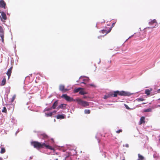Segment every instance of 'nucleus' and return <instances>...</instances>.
I'll return each instance as SVG.
<instances>
[{
    "label": "nucleus",
    "instance_id": "1",
    "mask_svg": "<svg viewBox=\"0 0 160 160\" xmlns=\"http://www.w3.org/2000/svg\"><path fill=\"white\" fill-rule=\"evenodd\" d=\"M133 94L129 92L125 91L123 90H117L113 92H110L107 94L104 95L103 98L105 99L111 97H117L118 95L123 96H129Z\"/></svg>",
    "mask_w": 160,
    "mask_h": 160
},
{
    "label": "nucleus",
    "instance_id": "2",
    "mask_svg": "<svg viewBox=\"0 0 160 160\" xmlns=\"http://www.w3.org/2000/svg\"><path fill=\"white\" fill-rule=\"evenodd\" d=\"M31 143L32 146H33L34 148H37V149L45 147L46 148L51 150H54V148L48 144H47L45 141H44V142H39L37 141H32L31 142Z\"/></svg>",
    "mask_w": 160,
    "mask_h": 160
},
{
    "label": "nucleus",
    "instance_id": "3",
    "mask_svg": "<svg viewBox=\"0 0 160 160\" xmlns=\"http://www.w3.org/2000/svg\"><path fill=\"white\" fill-rule=\"evenodd\" d=\"M76 101L79 104L84 107L88 106L89 105L88 102L84 101L81 99L78 98L76 99Z\"/></svg>",
    "mask_w": 160,
    "mask_h": 160
},
{
    "label": "nucleus",
    "instance_id": "4",
    "mask_svg": "<svg viewBox=\"0 0 160 160\" xmlns=\"http://www.w3.org/2000/svg\"><path fill=\"white\" fill-rule=\"evenodd\" d=\"M61 98H64L65 100L68 102L75 101L76 100L68 96L67 94H62Z\"/></svg>",
    "mask_w": 160,
    "mask_h": 160
},
{
    "label": "nucleus",
    "instance_id": "5",
    "mask_svg": "<svg viewBox=\"0 0 160 160\" xmlns=\"http://www.w3.org/2000/svg\"><path fill=\"white\" fill-rule=\"evenodd\" d=\"M85 76H82L79 78L80 82V83H83L85 84L86 85L87 84L85 82H88L89 79L88 77H87L86 78H84Z\"/></svg>",
    "mask_w": 160,
    "mask_h": 160
},
{
    "label": "nucleus",
    "instance_id": "6",
    "mask_svg": "<svg viewBox=\"0 0 160 160\" xmlns=\"http://www.w3.org/2000/svg\"><path fill=\"white\" fill-rule=\"evenodd\" d=\"M38 137L42 139H48V136L45 133H42L40 134H38Z\"/></svg>",
    "mask_w": 160,
    "mask_h": 160
},
{
    "label": "nucleus",
    "instance_id": "7",
    "mask_svg": "<svg viewBox=\"0 0 160 160\" xmlns=\"http://www.w3.org/2000/svg\"><path fill=\"white\" fill-rule=\"evenodd\" d=\"M67 105L64 103H62L60 105H58L57 108L56 109L57 110H59L60 109H62L63 110H64L66 109V106Z\"/></svg>",
    "mask_w": 160,
    "mask_h": 160
},
{
    "label": "nucleus",
    "instance_id": "8",
    "mask_svg": "<svg viewBox=\"0 0 160 160\" xmlns=\"http://www.w3.org/2000/svg\"><path fill=\"white\" fill-rule=\"evenodd\" d=\"M6 3L4 0H0V8L6 9Z\"/></svg>",
    "mask_w": 160,
    "mask_h": 160
},
{
    "label": "nucleus",
    "instance_id": "9",
    "mask_svg": "<svg viewBox=\"0 0 160 160\" xmlns=\"http://www.w3.org/2000/svg\"><path fill=\"white\" fill-rule=\"evenodd\" d=\"M58 100H57L54 102L52 106L51 107L52 109H54L56 108L57 107H58Z\"/></svg>",
    "mask_w": 160,
    "mask_h": 160
},
{
    "label": "nucleus",
    "instance_id": "10",
    "mask_svg": "<svg viewBox=\"0 0 160 160\" xmlns=\"http://www.w3.org/2000/svg\"><path fill=\"white\" fill-rule=\"evenodd\" d=\"M57 119H62L65 118V115L63 114H58L55 117Z\"/></svg>",
    "mask_w": 160,
    "mask_h": 160
},
{
    "label": "nucleus",
    "instance_id": "11",
    "mask_svg": "<svg viewBox=\"0 0 160 160\" xmlns=\"http://www.w3.org/2000/svg\"><path fill=\"white\" fill-rule=\"evenodd\" d=\"M12 69V67H11L8 70V72L7 73V74L8 75V78L11 76Z\"/></svg>",
    "mask_w": 160,
    "mask_h": 160
},
{
    "label": "nucleus",
    "instance_id": "12",
    "mask_svg": "<svg viewBox=\"0 0 160 160\" xmlns=\"http://www.w3.org/2000/svg\"><path fill=\"white\" fill-rule=\"evenodd\" d=\"M145 118L144 117H142L140 118V121L139 122L140 124L142 123H144L145 122Z\"/></svg>",
    "mask_w": 160,
    "mask_h": 160
},
{
    "label": "nucleus",
    "instance_id": "13",
    "mask_svg": "<svg viewBox=\"0 0 160 160\" xmlns=\"http://www.w3.org/2000/svg\"><path fill=\"white\" fill-rule=\"evenodd\" d=\"M138 159L137 160H146L144 157L140 154H138Z\"/></svg>",
    "mask_w": 160,
    "mask_h": 160
},
{
    "label": "nucleus",
    "instance_id": "14",
    "mask_svg": "<svg viewBox=\"0 0 160 160\" xmlns=\"http://www.w3.org/2000/svg\"><path fill=\"white\" fill-rule=\"evenodd\" d=\"M157 22L156 20L155 19L151 20V21L149 22V24L150 25H152L154 23H157Z\"/></svg>",
    "mask_w": 160,
    "mask_h": 160
},
{
    "label": "nucleus",
    "instance_id": "15",
    "mask_svg": "<svg viewBox=\"0 0 160 160\" xmlns=\"http://www.w3.org/2000/svg\"><path fill=\"white\" fill-rule=\"evenodd\" d=\"M79 93L80 94L82 95H84L87 93L85 92L84 90H83V89L82 88V89H80L79 92Z\"/></svg>",
    "mask_w": 160,
    "mask_h": 160
},
{
    "label": "nucleus",
    "instance_id": "16",
    "mask_svg": "<svg viewBox=\"0 0 160 160\" xmlns=\"http://www.w3.org/2000/svg\"><path fill=\"white\" fill-rule=\"evenodd\" d=\"M81 88H75L73 90V92L74 93H76L78 92H79L80 89H82Z\"/></svg>",
    "mask_w": 160,
    "mask_h": 160
},
{
    "label": "nucleus",
    "instance_id": "17",
    "mask_svg": "<svg viewBox=\"0 0 160 160\" xmlns=\"http://www.w3.org/2000/svg\"><path fill=\"white\" fill-rule=\"evenodd\" d=\"M100 136H101L100 134L98 133L95 136V138L96 139H97V140L98 141V143H99L100 142V138H99L98 137Z\"/></svg>",
    "mask_w": 160,
    "mask_h": 160
},
{
    "label": "nucleus",
    "instance_id": "18",
    "mask_svg": "<svg viewBox=\"0 0 160 160\" xmlns=\"http://www.w3.org/2000/svg\"><path fill=\"white\" fill-rule=\"evenodd\" d=\"M6 82V79L5 78H4L2 81V83L0 84V85L3 86L4 85Z\"/></svg>",
    "mask_w": 160,
    "mask_h": 160
},
{
    "label": "nucleus",
    "instance_id": "19",
    "mask_svg": "<svg viewBox=\"0 0 160 160\" xmlns=\"http://www.w3.org/2000/svg\"><path fill=\"white\" fill-rule=\"evenodd\" d=\"M4 35V31L2 27L0 26V35Z\"/></svg>",
    "mask_w": 160,
    "mask_h": 160
},
{
    "label": "nucleus",
    "instance_id": "20",
    "mask_svg": "<svg viewBox=\"0 0 160 160\" xmlns=\"http://www.w3.org/2000/svg\"><path fill=\"white\" fill-rule=\"evenodd\" d=\"M64 86L63 85H60L59 86V89L62 91H64Z\"/></svg>",
    "mask_w": 160,
    "mask_h": 160
},
{
    "label": "nucleus",
    "instance_id": "21",
    "mask_svg": "<svg viewBox=\"0 0 160 160\" xmlns=\"http://www.w3.org/2000/svg\"><path fill=\"white\" fill-rule=\"evenodd\" d=\"M145 93L147 95H149L150 94V91L148 89H146L145 91Z\"/></svg>",
    "mask_w": 160,
    "mask_h": 160
},
{
    "label": "nucleus",
    "instance_id": "22",
    "mask_svg": "<svg viewBox=\"0 0 160 160\" xmlns=\"http://www.w3.org/2000/svg\"><path fill=\"white\" fill-rule=\"evenodd\" d=\"M1 151H0V153L2 154L4 153H5L6 151L5 148H2V147H1Z\"/></svg>",
    "mask_w": 160,
    "mask_h": 160
},
{
    "label": "nucleus",
    "instance_id": "23",
    "mask_svg": "<svg viewBox=\"0 0 160 160\" xmlns=\"http://www.w3.org/2000/svg\"><path fill=\"white\" fill-rule=\"evenodd\" d=\"M53 114V112H50L49 113H45V116L47 117H51Z\"/></svg>",
    "mask_w": 160,
    "mask_h": 160
},
{
    "label": "nucleus",
    "instance_id": "24",
    "mask_svg": "<svg viewBox=\"0 0 160 160\" xmlns=\"http://www.w3.org/2000/svg\"><path fill=\"white\" fill-rule=\"evenodd\" d=\"M136 100L138 102L143 101L145 100V99L142 98H137Z\"/></svg>",
    "mask_w": 160,
    "mask_h": 160
},
{
    "label": "nucleus",
    "instance_id": "25",
    "mask_svg": "<svg viewBox=\"0 0 160 160\" xmlns=\"http://www.w3.org/2000/svg\"><path fill=\"white\" fill-rule=\"evenodd\" d=\"M152 111V109L151 108H148L144 110L145 112H149Z\"/></svg>",
    "mask_w": 160,
    "mask_h": 160
},
{
    "label": "nucleus",
    "instance_id": "26",
    "mask_svg": "<svg viewBox=\"0 0 160 160\" xmlns=\"http://www.w3.org/2000/svg\"><path fill=\"white\" fill-rule=\"evenodd\" d=\"M91 111L89 109H85L84 110V113L86 114H90Z\"/></svg>",
    "mask_w": 160,
    "mask_h": 160
},
{
    "label": "nucleus",
    "instance_id": "27",
    "mask_svg": "<svg viewBox=\"0 0 160 160\" xmlns=\"http://www.w3.org/2000/svg\"><path fill=\"white\" fill-rule=\"evenodd\" d=\"M89 86H90L93 87H96V86H95V85H94L93 84H92V83L88 84H87L86 85V86L88 87H89Z\"/></svg>",
    "mask_w": 160,
    "mask_h": 160
},
{
    "label": "nucleus",
    "instance_id": "28",
    "mask_svg": "<svg viewBox=\"0 0 160 160\" xmlns=\"http://www.w3.org/2000/svg\"><path fill=\"white\" fill-rule=\"evenodd\" d=\"M11 122L14 124H15L16 123L17 121V120H15L14 119L13 117H12V118L11 119Z\"/></svg>",
    "mask_w": 160,
    "mask_h": 160
},
{
    "label": "nucleus",
    "instance_id": "29",
    "mask_svg": "<svg viewBox=\"0 0 160 160\" xmlns=\"http://www.w3.org/2000/svg\"><path fill=\"white\" fill-rule=\"evenodd\" d=\"M0 37L1 38V40H2V42H4V35H0Z\"/></svg>",
    "mask_w": 160,
    "mask_h": 160
},
{
    "label": "nucleus",
    "instance_id": "30",
    "mask_svg": "<svg viewBox=\"0 0 160 160\" xmlns=\"http://www.w3.org/2000/svg\"><path fill=\"white\" fill-rule=\"evenodd\" d=\"M76 154V153H74V154H72L71 152H69L68 153V154L66 156V158H67V157H69L70 156H72V155H74Z\"/></svg>",
    "mask_w": 160,
    "mask_h": 160
},
{
    "label": "nucleus",
    "instance_id": "31",
    "mask_svg": "<svg viewBox=\"0 0 160 160\" xmlns=\"http://www.w3.org/2000/svg\"><path fill=\"white\" fill-rule=\"evenodd\" d=\"M7 109L5 107H3V109L2 110V112H7Z\"/></svg>",
    "mask_w": 160,
    "mask_h": 160
},
{
    "label": "nucleus",
    "instance_id": "32",
    "mask_svg": "<svg viewBox=\"0 0 160 160\" xmlns=\"http://www.w3.org/2000/svg\"><path fill=\"white\" fill-rule=\"evenodd\" d=\"M52 109L51 107L50 108H45V110L47 111H49L51 110Z\"/></svg>",
    "mask_w": 160,
    "mask_h": 160
},
{
    "label": "nucleus",
    "instance_id": "33",
    "mask_svg": "<svg viewBox=\"0 0 160 160\" xmlns=\"http://www.w3.org/2000/svg\"><path fill=\"white\" fill-rule=\"evenodd\" d=\"M107 31V30L105 29H103L101 31H99L100 32H101L102 33H106Z\"/></svg>",
    "mask_w": 160,
    "mask_h": 160
},
{
    "label": "nucleus",
    "instance_id": "34",
    "mask_svg": "<svg viewBox=\"0 0 160 160\" xmlns=\"http://www.w3.org/2000/svg\"><path fill=\"white\" fill-rule=\"evenodd\" d=\"M124 106L126 109H127L128 110H130V108L127 105L124 104Z\"/></svg>",
    "mask_w": 160,
    "mask_h": 160
},
{
    "label": "nucleus",
    "instance_id": "35",
    "mask_svg": "<svg viewBox=\"0 0 160 160\" xmlns=\"http://www.w3.org/2000/svg\"><path fill=\"white\" fill-rule=\"evenodd\" d=\"M122 132V130L121 129H119L118 130H117L116 131V132L118 133H119L120 132Z\"/></svg>",
    "mask_w": 160,
    "mask_h": 160
},
{
    "label": "nucleus",
    "instance_id": "36",
    "mask_svg": "<svg viewBox=\"0 0 160 160\" xmlns=\"http://www.w3.org/2000/svg\"><path fill=\"white\" fill-rule=\"evenodd\" d=\"M111 31V30H110V29H109L108 31H107H107H106V33H105V34L104 35H106L108 33L110 32V31Z\"/></svg>",
    "mask_w": 160,
    "mask_h": 160
},
{
    "label": "nucleus",
    "instance_id": "37",
    "mask_svg": "<svg viewBox=\"0 0 160 160\" xmlns=\"http://www.w3.org/2000/svg\"><path fill=\"white\" fill-rule=\"evenodd\" d=\"M20 131V130H19V129H18L17 131L16 132V133H15V136H17V134Z\"/></svg>",
    "mask_w": 160,
    "mask_h": 160
},
{
    "label": "nucleus",
    "instance_id": "38",
    "mask_svg": "<svg viewBox=\"0 0 160 160\" xmlns=\"http://www.w3.org/2000/svg\"><path fill=\"white\" fill-rule=\"evenodd\" d=\"M105 35H103V36H102V35H100L98 36V39H100L101 38V37H104Z\"/></svg>",
    "mask_w": 160,
    "mask_h": 160
},
{
    "label": "nucleus",
    "instance_id": "39",
    "mask_svg": "<svg viewBox=\"0 0 160 160\" xmlns=\"http://www.w3.org/2000/svg\"><path fill=\"white\" fill-rule=\"evenodd\" d=\"M102 156H103V155H104V158H106V152H104V153H103V154H102Z\"/></svg>",
    "mask_w": 160,
    "mask_h": 160
},
{
    "label": "nucleus",
    "instance_id": "40",
    "mask_svg": "<svg viewBox=\"0 0 160 160\" xmlns=\"http://www.w3.org/2000/svg\"><path fill=\"white\" fill-rule=\"evenodd\" d=\"M15 99V97L14 96H13L12 98V100H11V101L12 102H13V101H14V99Z\"/></svg>",
    "mask_w": 160,
    "mask_h": 160
},
{
    "label": "nucleus",
    "instance_id": "41",
    "mask_svg": "<svg viewBox=\"0 0 160 160\" xmlns=\"http://www.w3.org/2000/svg\"><path fill=\"white\" fill-rule=\"evenodd\" d=\"M115 23H116V22H113V23H112V26H111V27H112V28H113V27L114 26V25H115Z\"/></svg>",
    "mask_w": 160,
    "mask_h": 160
},
{
    "label": "nucleus",
    "instance_id": "42",
    "mask_svg": "<svg viewBox=\"0 0 160 160\" xmlns=\"http://www.w3.org/2000/svg\"><path fill=\"white\" fill-rule=\"evenodd\" d=\"M68 90V89L67 88H64V91L66 92Z\"/></svg>",
    "mask_w": 160,
    "mask_h": 160
},
{
    "label": "nucleus",
    "instance_id": "43",
    "mask_svg": "<svg viewBox=\"0 0 160 160\" xmlns=\"http://www.w3.org/2000/svg\"><path fill=\"white\" fill-rule=\"evenodd\" d=\"M125 146L127 148H128L129 147L128 144H126L125 145Z\"/></svg>",
    "mask_w": 160,
    "mask_h": 160
},
{
    "label": "nucleus",
    "instance_id": "44",
    "mask_svg": "<svg viewBox=\"0 0 160 160\" xmlns=\"http://www.w3.org/2000/svg\"><path fill=\"white\" fill-rule=\"evenodd\" d=\"M134 36V34H133L132 35H131V36H130L129 38L128 39L130 38H131V37H132L133 36Z\"/></svg>",
    "mask_w": 160,
    "mask_h": 160
},
{
    "label": "nucleus",
    "instance_id": "45",
    "mask_svg": "<svg viewBox=\"0 0 160 160\" xmlns=\"http://www.w3.org/2000/svg\"><path fill=\"white\" fill-rule=\"evenodd\" d=\"M57 112V111H56V110H54L52 112H53V113H56Z\"/></svg>",
    "mask_w": 160,
    "mask_h": 160
},
{
    "label": "nucleus",
    "instance_id": "46",
    "mask_svg": "<svg viewBox=\"0 0 160 160\" xmlns=\"http://www.w3.org/2000/svg\"><path fill=\"white\" fill-rule=\"evenodd\" d=\"M52 102H52H51L49 103V104H50V103H51ZM48 104H47V103H46V106H47V105H48Z\"/></svg>",
    "mask_w": 160,
    "mask_h": 160
},
{
    "label": "nucleus",
    "instance_id": "47",
    "mask_svg": "<svg viewBox=\"0 0 160 160\" xmlns=\"http://www.w3.org/2000/svg\"><path fill=\"white\" fill-rule=\"evenodd\" d=\"M100 62H101V60H100V59L99 61L98 62V64H99L100 63Z\"/></svg>",
    "mask_w": 160,
    "mask_h": 160
},
{
    "label": "nucleus",
    "instance_id": "48",
    "mask_svg": "<svg viewBox=\"0 0 160 160\" xmlns=\"http://www.w3.org/2000/svg\"><path fill=\"white\" fill-rule=\"evenodd\" d=\"M105 22V20H103V22H101V23H102L103 22Z\"/></svg>",
    "mask_w": 160,
    "mask_h": 160
},
{
    "label": "nucleus",
    "instance_id": "49",
    "mask_svg": "<svg viewBox=\"0 0 160 160\" xmlns=\"http://www.w3.org/2000/svg\"><path fill=\"white\" fill-rule=\"evenodd\" d=\"M156 156L155 154H154V155H153V157H154V158H156Z\"/></svg>",
    "mask_w": 160,
    "mask_h": 160
},
{
    "label": "nucleus",
    "instance_id": "50",
    "mask_svg": "<svg viewBox=\"0 0 160 160\" xmlns=\"http://www.w3.org/2000/svg\"><path fill=\"white\" fill-rule=\"evenodd\" d=\"M112 27H111L110 28H109V29H110L111 30L112 28Z\"/></svg>",
    "mask_w": 160,
    "mask_h": 160
},
{
    "label": "nucleus",
    "instance_id": "51",
    "mask_svg": "<svg viewBox=\"0 0 160 160\" xmlns=\"http://www.w3.org/2000/svg\"><path fill=\"white\" fill-rule=\"evenodd\" d=\"M146 103H145V102H142V104H146Z\"/></svg>",
    "mask_w": 160,
    "mask_h": 160
},
{
    "label": "nucleus",
    "instance_id": "52",
    "mask_svg": "<svg viewBox=\"0 0 160 160\" xmlns=\"http://www.w3.org/2000/svg\"><path fill=\"white\" fill-rule=\"evenodd\" d=\"M77 82H80L79 79V80H77Z\"/></svg>",
    "mask_w": 160,
    "mask_h": 160
},
{
    "label": "nucleus",
    "instance_id": "53",
    "mask_svg": "<svg viewBox=\"0 0 160 160\" xmlns=\"http://www.w3.org/2000/svg\"><path fill=\"white\" fill-rule=\"evenodd\" d=\"M0 160H3L2 158L0 157Z\"/></svg>",
    "mask_w": 160,
    "mask_h": 160
},
{
    "label": "nucleus",
    "instance_id": "54",
    "mask_svg": "<svg viewBox=\"0 0 160 160\" xmlns=\"http://www.w3.org/2000/svg\"><path fill=\"white\" fill-rule=\"evenodd\" d=\"M7 14L8 15H9V13H8V10H7Z\"/></svg>",
    "mask_w": 160,
    "mask_h": 160
},
{
    "label": "nucleus",
    "instance_id": "55",
    "mask_svg": "<svg viewBox=\"0 0 160 160\" xmlns=\"http://www.w3.org/2000/svg\"><path fill=\"white\" fill-rule=\"evenodd\" d=\"M155 27V26H154V27H149V28H154Z\"/></svg>",
    "mask_w": 160,
    "mask_h": 160
},
{
    "label": "nucleus",
    "instance_id": "56",
    "mask_svg": "<svg viewBox=\"0 0 160 160\" xmlns=\"http://www.w3.org/2000/svg\"><path fill=\"white\" fill-rule=\"evenodd\" d=\"M158 91H159V92H160V89H159L158 90Z\"/></svg>",
    "mask_w": 160,
    "mask_h": 160
},
{
    "label": "nucleus",
    "instance_id": "57",
    "mask_svg": "<svg viewBox=\"0 0 160 160\" xmlns=\"http://www.w3.org/2000/svg\"><path fill=\"white\" fill-rule=\"evenodd\" d=\"M158 107H160V105H158Z\"/></svg>",
    "mask_w": 160,
    "mask_h": 160
},
{
    "label": "nucleus",
    "instance_id": "58",
    "mask_svg": "<svg viewBox=\"0 0 160 160\" xmlns=\"http://www.w3.org/2000/svg\"><path fill=\"white\" fill-rule=\"evenodd\" d=\"M139 29H140V31H141V28H139Z\"/></svg>",
    "mask_w": 160,
    "mask_h": 160
},
{
    "label": "nucleus",
    "instance_id": "59",
    "mask_svg": "<svg viewBox=\"0 0 160 160\" xmlns=\"http://www.w3.org/2000/svg\"><path fill=\"white\" fill-rule=\"evenodd\" d=\"M97 24H96V27H97Z\"/></svg>",
    "mask_w": 160,
    "mask_h": 160
},
{
    "label": "nucleus",
    "instance_id": "60",
    "mask_svg": "<svg viewBox=\"0 0 160 160\" xmlns=\"http://www.w3.org/2000/svg\"><path fill=\"white\" fill-rule=\"evenodd\" d=\"M65 150H63V152H65Z\"/></svg>",
    "mask_w": 160,
    "mask_h": 160
},
{
    "label": "nucleus",
    "instance_id": "61",
    "mask_svg": "<svg viewBox=\"0 0 160 160\" xmlns=\"http://www.w3.org/2000/svg\"><path fill=\"white\" fill-rule=\"evenodd\" d=\"M84 98H86V96H84Z\"/></svg>",
    "mask_w": 160,
    "mask_h": 160
},
{
    "label": "nucleus",
    "instance_id": "62",
    "mask_svg": "<svg viewBox=\"0 0 160 160\" xmlns=\"http://www.w3.org/2000/svg\"><path fill=\"white\" fill-rule=\"evenodd\" d=\"M1 10H0V13H1Z\"/></svg>",
    "mask_w": 160,
    "mask_h": 160
},
{
    "label": "nucleus",
    "instance_id": "63",
    "mask_svg": "<svg viewBox=\"0 0 160 160\" xmlns=\"http://www.w3.org/2000/svg\"><path fill=\"white\" fill-rule=\"evenodd\" d=\"M58 160V159H57H57H55V160Z\"/></svg>",
    "mask_w": 160,
    "mask_h": 160
},
{
    "label": "nucleus",
    "instance_id": "64",
    "mask_svg": "<svg viewBox=\"0 0 160 160\" xmlns=\"http://www.w3.org/2000/svg\"><path fill=\"white\" fill-rule=\"evenodd\" d=\"M158 100H160V98H159V99H158Z\"/></svg>",
    "mask_w": 160,
    "mask_h": 160
}]
</instances>
